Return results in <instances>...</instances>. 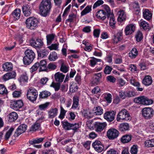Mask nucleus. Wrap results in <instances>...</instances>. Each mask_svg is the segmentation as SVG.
<instances>
[{
  "label": "nucleus",
  "instance_id": "43",
  "mask_svg": "<svg viewBox=\"0 0 154 154\" xmlns=\"http://www.w3.org/2000/svg\"><path fill=\"white\" fill-rule=\"evenodd\" d=\"M145 146L148 147L154 146V139L147 140L145 142Z\"/></svg>",
  "mask_w": 154,
  "mask_h": 154
},
{
  "label": "nucleus",
  "instance_id": "42",
  "mask_svg": "<svg viewBox=\"0 0 154 154\" xmlns=\"http://www.w3.org/2000/svg\"><path fill=\"white\" fill-rule=\"evenodd\" d=\"M14 130V128L12 127L6 132L4 136V139L5 140H8Z\"/></svg>",
  "mask_w": 154,
  "mask_h": 154
},
{
  "label": "nucleus",
  "instance_id": "7",
  "mask_svg": "<svg viewBox=\"0 0 154 154\" xmlns=\"http://www.w3.org/2000/svg\"><path fill=\"white\" fill-rule=\"evenodd\" d=\"M142 116L145 119H149L151 118L154 115V111L150 107H145L141 111Z\"/></svg>",
  "mask_w": 154,
  "mask_h": 154
},
{
  "label": "nucleus",
  "instance_id": "51",
  "mask_svg": "<svg viewBox=\"0 0 154 154\" xmlns=\"http://www.w3.org/2000/svg\"><path fill=\"white\" fill-rule=\"evenodd\" d=\"M50 87L54 88L55 91H57L60 88V85L59 83L52 82L50 85Z\"/></svg>",
  "mask_w": 154,
  "mask_h": 154
},
{
  "label": "nucleus",
  "instance_id": "26",
  "mask_svg": "<svg viewBox=\"0 0 154 154\" xmlns=\"http://www.w3.org/2000/svg\"><path fill=\"white\" fill-rule=\"evenodd\" d=\"M142 82L144 85L147 86L150 85L152 84V80L151 77L149 75H146L143 79Z\"/></svg>",
  "mask_w": 154,
  "mask_h": 154
},
{
  "label": "nucleus",
  "instance_id": "37",
  "mask_svg": "<svg viewBox=\"0 0 154 154\" xmlns=\"http://www.w3.org/2000/svg\"><path fill=\"white\" fill-rule=\"evenodd\" d=\"M138 54L137 50L135 48H133L129 53L128 56L131 58H135Z\"/></svg>",
  "mask_w": 154,
  "mask_h": 154
},
{
  "label": "nucleus",
  "instance_id": "1",
  "mask_svg": "<svg viewBox=\"0 0 154 154\" xmlns=\"http://www.w3.org/2000/svg\"><path fill=\"white\" fill-rule=\"evenodd\" d=\"M51 0H42L39 5V10L41 15L46 17L50 13L52 5Z\"/></svg>",
  "mask_w": 154,
  "mask_h": 154
},
{
  "label": "nucleus",
  "instance_id": "30",
  "mask_svg": "<svg viewBox=\"0 0 154 154\" xmlns=\"http://www.w3.org/2000/svg\"><path fill=\"white\" fill-rule=\"evenodd\" d=\"M38 56V57H45L49 54V51L48 50L42 49L39 50H37Z\"/></svg>",
  "mask_w": 154,
  "mask_h": 154
},
{
  "label": "nucleus",
  "instance_id": "22",
  "mask_svg": "<svg viewBox=\"0 0 154 154\" xmlns=\"http://www.w3.org/2000/svg\"><path fill=\"white\" fill-rule=\"evenodd\" d=\"M65 77V75L60 72L56 73L54 75V79L56 81L62 82Z\"/></svg>",
  "mask_w": 154,
  "mask_h": 154
},
{
  "label": "nucleus",
  "instance_id": "9",
  "mask_svg": "<svg viewBox=\"0 0 154 154\" xmlns=\"http://www.w3.org/2000/svg\"><path fill=\"white\" fill-rule=\"evenodd\" d=\"M30 42L31 45L35 49L41 48L44 45L43 41L40 38H37L36 40L32 39Z\"/></svg>",
  "mask_w": 154,
  "mask_h": 154
},
{
  "label": "nucleus",
  "instance_id": "33",
  "mask_svg": "<svg viewBox=\"0 0 154 154\" xmlns=\"http://www.w3.org/2000/svg\"><path fill=\"white\" fill-rule=\"evenodd\" d=\"M3 68L4 71H11L13 69V65L11 63L7 62L3 65Z\"/></svg>",
  "mask_w": 154,
  "mask_h": 154
},
{
  "label": "nucleus",
  "instance_id": "45",
  "mask_svg": "<svg viewBox=\"0 0 154 154\" xmlns=\"http://www.w3.org/2000/svg\"><path fill=\"white\" fill-rule=\"evenodd\" d=\"M83 116L86 118H90L92 116V114L89 110H84L82 112Z\"/></svg>",
  "mask_w": 154,
  "mask_h": 154
},
{
  "label": "nucleus",
  "instance_id": "27",
  "mask_svg": "<svg viewBox=\"0 0 154 154\" xmlns=\"http://www.w3.org/2000/svg\"><path fill=\"white\" fill-rule=\"evenodd\" d=\"M18 118V116L15 112H11L8 116V121L10 122L14 121L17 119Z\"/></svg>",
  "mask_w": 154,
  "mask_h": 154
},
{
  "label": "nucleus",
  "instance_id": "57",
  "mask_svg": "<svg viewBox=\"0 0 154 154\" xmlns=\"http://www.w3.org/2000/svg\"><path fill=\"white\" fill-rule=\"evenodd\" d=\"M103 7L105 12L106 11V14H107V17L109 16V14H113L111 13V11L109 8L108 6L106 5H103Z\"/></svg>",
  "mask_w": 154,
  "mask_h": 154
},
{
  "label": "nucleus",
  "instance_id": "52",
  "mask_svg": "<svg viewBox=\"0 0 154 154\" xmlns=\"http://www.w3.org/2000/svg\"><path fill=\"white\" fill-rule=\"evenodd\" d=\"M28 78L26 74L23 75L20 78L19 81L20 83L25 82H27Z\"/></svg>",
  "mask_w": 154,
  "mask_h": 154
},
{
  "label": "nucleus",
  "instance_id": "62",
  "mask_svg": "<svg viewBox=\"0 0 154 154\" xmlns=\"http://www.w3.org/2000/svg\"><path fill=\"white\" fill-rule=\"evenodd\" d=\"M48 48L51 50H57L58 48V44L56 43L52 44L51 45L48 46Z\"/></svg>",
  "mask_w": 154,
  "mask_h": 154
},
{
  "label": "nucleus",
  "instance_id": "61",
  "mask_svg": "<svg viewBox=\"0 0 154 154\" xmlns=\"http://www.w3.org/2000/svg\"><path fill=\"white\" fill-rule=\"evenodd\" d=\"M103 1L102 0H98L94 5L93 6V8L94 9L102 5L103 3Z\"/></svg>",
  "mask_w": 154,
  "mask_h": 154
},
{
  "label": "nucleus",
  "instance_id": "35",
  "mask_svg": "<svg viewBox=\"0 0 154 154\" xmlns=\"http://www.w3.org/2000/svg\"><path fill=\"white\" fill-rule=\"evenodd\" d=\"M44 139L45 138L43 137L39 138H36L29 140V143L31 145H33L35 144H38L42 142Z\"/></svg>",
  "mask_w": 154,
  "mask_h": 154
},
{
  "label": "nucleus",
  "instance_id": "8",
  "mask_svg": "<svg viewBox=\"0 0 154 154\" xmlns=\"http://www.w3.org/2000/svg\"><path fill=\"white\" fill-rule=\"evenodd\" d=\"M119 131L114 128L109 129L107 133V137L110 140H113L117 138L119 136Z\"/></svg>",
  "mask_w": 154,
  "mask_h": 154
},
{
  "label": "nucleus",
  "instance_id": "24",
  "mask_svg": "<svg viewBox=\"0 0 154 154\" xmlns=\"http://www.w3.org/2000/svg\"><path fill=\"white\" fill-rule=\"evenodd\" d=\"M118 14L119 15L118 18V21L121 22L125 20L126 16L124 10H120L118 11Z\"/></svg>",
  "mask_w": 154,
  "mask_h": 154
},
{
  "label": "nucleus",
  "instance_id": "34",
  "mask_svg": "<svg viewBox=\"0 0 154 154\" xmlns=\"http://www.w3.org/2000/svg\"><path fill=\"white\" fill-rule=\"evenodd\" d=\"M51 94V93L48 91H43L40 92L39 97L40 98L45 99L49 96Z\"/></svg>",
  "mask_w": 154,
  "mask_h": 154
},
{
  "label": "nucleus",
  "instance_id": "3",
  "mask_svg": "<svg viewBox=\"0 0 154 154\" xmlns=\"http://www.w3.org/2000/svg\"><path fill=\"white\" fill-rule=\"evenodd\" d=\"M26 27L31 29H35L38 26V21L34 17H30L26 21Z\"/></svg>",
  "mask_w": 154,
  "mask_h": 154
},
{
  "label": "nucleus",
  "instance_id": "39",
  "mask_svg": "<svg viewBox=\"0 0 154 154\" xmlns=\"http://www.w3.org/2000/svg\"><path fill=\"white\" fill-rule=\"evenodd\" d=\"M62 126L65 130H71L72 123H69L67 121L62 122Z\"/></svg>",
  "mask_w": 154,
  "mask_h": 154
},
{
  "label": "nucleus",
  "instance_id": "21",
  "mask_svg": "<svg viewBox=\"0 0 154 154\" xmlns=\"http://www.w3.org/2000/svg\"><path fill=\"white\" fill-rule=\"evenodd\" d=\"M58 113V109L57 108L51 109L48 111V117L52 119L56 116Z\"/></svg>",
  "mask_w": 154,
  "mask_h": 154
},
{
  "label": "nucleus",
  "instance_id": "28",
  "mask_svg": "<svg viewBox=\"0 0 154 154\" xmlns=\"http://www.w3.org/2000/svg\"><path fill=\"white\" fill-rule=\"evenodd\" d=\"M143 14L144 18L147 20H149L152 18V14L148 9H145L143 11Z\"/></svg>",
  "mask_w": 154,
  "mask_h": 154
},
{
  "label": "nucleus",
  "instance_id": "47",
  "mask_svg": "<svg viewBox=\"0 0 154 154\" xmlns=\"http://www.w3.org/2000/svg\"><path fill=\"white\" fill-rule=\"evenodd\" d=\"M39 66V63L37 62L31 67L30 69V72L31 73H33L37 70Z\"/></svg>",
  "mask_w": 154,
  "mask_h": 154
},
{
  "label": "nucleus",
  "instance_id": "10",
  "mask_svg": "<svg viewBox=\"0 0 154 154\" xmlns=\"http://www.w3.org/2000/svg\"><path fill=\"white\" fill-rule=\"evenodd\" d=\"M27 126L25 124H22L19 126L16 130L13 136L15 137H18L20 135L25 131Z\"/></svg>",
  "mask_w": 154,
  "mask_h": 154
},
{
  "label": "nucleus",
  "instance_id": "59",
  "mask_svg": "<svg viewBox=\"0 0 154 154\" xmlns=\"http://www.w3.org/2000/svg\"><path fill=\"white\" fill-rule=\"evenodd\" d=\"M133 85L137 87L136 88V90L138 91H141L143 90V88L140 87V84L139 82H138L135 81Z\"/></svg>",
  "mask_w": 154,
  "mask_h": 154
},
{
  "label": "nucleus",
  "instance_id": "48",
  "mask_svg": "<svg viewBox=\"0 0 154 154\" xmlns=\"http://www.w3.org/2000/svg\"><path fill=\"white\" fill-rule=\"evenodd\" d=\"M95 109L94 113L96 115H100L103 113V109L100 106L96 107L95 108Z\"/></svg>",
  "mask_w": 154,
  "mask_h": 154
},
{
  "label": "nucleus",
  "instance_id": "50",
  "mask_svg": "<svg viewBox=\"0 0 154 154\" xmlns=\"http://www.w3.org/2000/svg\"><path fill=\"white\" fill-rule=\"evenodd\" d=\"M40 127V124L39 123H35L30 128V131H35L38 130L39 129Z\"/></svg>",
  "mask_w": 154,
  "mask_h": 154
},
{
  "label": "nucleus",
  "instance_id": "29",
  "mask_svg": "<svg viewBox=\"0 0 154 154\" xmlns=\"http://www.w3.org/2000/svg\"><path fill=\"white\" fill-rule=\"evenodd\" d=\"M79 97L77 96L73 97V103L71 108L74 109H77L79 105Z\"/></svg>",
  "mask_w": 154,
  "mask_h": 154
},
{
  "label": "nucleus",
  "instance_id": "56",
  "mask_svg": "<svg viewBox=\"0 0 154 154\" xmlns=\"http://www.w3.org/2000/svg\"><path fill=\"white\" fill-rule=\"evenodd\" d=\"M104 98L108 103H110L112 101V96L111 94L109 93L105 95Z\"/></svg>",
  "mask_w": 154,
  "mask_h": 154
},
{
  "label": "nucleus",
  "instance_id": "15",
  "mask_svg": "<svg viewBox=\"0 0 154 154\" xmlns=\"http://www.w3.org/2000/svg\"><path fill=\"white\" fill-rule=\"evenodd\" d=\"M22 11L26 17L30 16L32 13V8L31 5L25 4L22 7Z\"/></svg>",
  "mask_w": 154,
  "mask_h": 154
},
{
  "label": "nucleus",
  "instance_id": "20",
  "mask_svg": "<svg viewBox=\"0 0 154 154\" xmlns=\"http://www.w3.org/2000/svg\"><path fill=\"white\" fill-rule=\"evenodd\" d=\"M21 10L19 9H16L11 13V16H13L14 20H18L20 16Z\"/></svg>",
  "mask_w": 154,
  "mask_h": 154
},
{
  "label": "nucleus",
  "instance_id": "32",
  "mask_svg": "<svg viewBox=\"0 0 154 154\" xmlns=\"http://www.w3.org/2000/svg\"><path fill=\"white\" fill-rule=\"evenodd\" d=\"M106 13L103 10H100L97 13V17L99 19L104 20L106 18Z\"/></svg>",
  "mask_w": 154,
  "mask_h": 154
},
{
  "label": "nucleus",
  "instance_id": "31",
  "mask_svg": "<svg viewBox=\"0 0 154 154\" xmlns=\"http://www.w3.org/2000/svg\"><path fill=\"white\" fill-rule=\"evenodd\" d=\"M132 136L130 134L123 135L121 139V141L123 143H126L130 142L132 138Z\"/></svg>",
  "mask_w": 154,
  "mask_h": 154
},
{
  "label": "nucleus",
  "instance_id": "58",
  "mask_svg": "<svg viewBox=\"0 0 154 154\" xmlns=\"http://www.w3.org/2000/svg\"><path fill=\"white\" fill-rule=\"evenodd\" d=\"M131 154H137V146L135 145H134L131 148L130 151Z\"/></svg>",
  "mask_w": 154,
  "mask_h": 154
},
{
  "label": "nucleus",
  "instance_id": "2",
  "mask_svg": "<svg viewBox=\"0 0 154 154\" xmlns=\"http://www.w3.org/2000/svg\"><path fill=\"white\" fill-rule=\"evenodd\" d=\"M25 56L23 58V61L24 65H29L35 57V54L33 51L27 49L25 52Z\"/></svg>",
  "mask_w": 154,
  "mask_h": 154
},
{
  "label": "nucleus",
  "instance_id": "41",
  "mask_svg": "<svg viewBox=\"0 0 154 154\" xmlns=\"http://www.w3.org/2000/svg\"><path fill=\"white\" fill-rule=\"evenodd\" d=\"M58 58L57 53L55 51L51 52L49 56L48 59L50 61H55Z\"/></svg>",
  "mask_w": 154,
  "mask_h": 154
},
{
  "label": "nucleus",
  "instance_id": "38",
  "mask_svg": "<svg viewBox=\"0 0 154 154\" xmlns=\"http://www.w3.org/2000/svg\"><path fill=\"white\" fill-rule=\"evenodd\" d=\"M140 26L145 30H149L150 29L149 25L148 23L145 21L140 22Z\"/></svg>",
  "mask_w": 154,
  "mask_h": 154
},
{
  "label": "nucleus",
  "instance_id": "5",
  "mask_svg": "<svg viewBox=\"0 0 154 154\" xmlns=\"http://www.w3.org/2000/svg\"><path fill=\"white\" fill-rule=\"evenodd\" d=\"M38 95L37 91L34 88L31 87L28 90L27 98L30 101L33 102L36 100Z\"/></svg>",
  "mask_w": 154,
  "mask_h": 154
},
{
  "label": "nucleus",
  "instance_id": "60",
  "mask_svg": "<svg viewBox=\"0 0 154 154\" xmlns=\"http://www.w3.org/2000/svg\"><path fill=\"white\" fill-rule=\"evenodd\" d=\"M7 91L3 85H0V94H6Z\"/></svg>",
  "mask_w": 154,
  "mask_h": 154
},
{
  "label": "nucleus",
  "instance_id": "36",
  "mask_svg": "<svg viewBox=\"0 0 154 154\" xmlns=\"http://www.w3.org/2000/svg\"><path fill=\"white\" fill-rule=\"evenodd\" d=\"M46 62L45 60H41L40 63L39 64V71H42L46 70Z\"/></svg>",
  "mask_w": 154,
  "mask_h": 154
},
{
  "label": "nucleus",
  "instance_id": "55",
  "mask_svg": "<svg viewBox=\"0 0 154 154\" xmlns=\"http://www.w3.org/2000/svg\"><path fill=\"white\" fill-rule=\"evenodd\" d=\"M76 18L75 15L73 13L70 14L69 16V18L66 20V22H73L74 19Z\"/></svg>",
  "mask_w": 154,
  "mask_h": 154
},
{
  "label": "nucleus",
  "instance_id": "19",
  "mask_svg": "<svg viewBox=\"0 0 154 154\" xmlns=\"http://www.w3.org/2000/svg\"><path fill=\"white\" fill-rule=\"evenodd\" d=\"M16 76L15 72L12 71L11 72H8L4 75L3 77V80L6 81L10 79H14Z\"/></svg>",
  "mask_w": 154,
  "mask_h": 154
},
{
  "label": "nucleus",
  "instance_id": "16",
  "mask_svg": "<svg viewBox=\"0 0 154 154\" xmlns=\"http://www.w3.org/2000/svg\"><path fill=\"white\" fill-rule=\"evenodd\" d=\"M102 78V75L100 73H95L93 77L92 83L95 85L100 84Z\"/></svg>",
  "mask_w": 154,
  "mask_h": 154
},
{
  "label": "nucleus",
  "instance_id": "11",
  "mask_svg": "<svg viewBox=\"0 0 154 154\" xmlns=\"http://www.w3.org/2000/svg\"><path fill=\"white\" fill-rule=\"evenodd\" d=\"M92 146L95 150L98 152H101L104 149L103 145L99 140H96L92 144Z\"/></svg>",
  "mask_w": 154,
  "mask_h": 154
},
{
  "label": "nucleus",
  "instance_id": "23",
  "mask_svg": "<svg viewBox=\"0 0 154 154\" xmlns=\"http://www.w3.org/2000/svg\"><path fill=\"white\" fill-rule=\"evenodd\" d=\"M129 125L127 123H122L120 124L118 126V129L121 131H124L129 130Z\"/></svg>",
  "mask_w": 154,
  "mask_h": 154
},
{
  "label": "nucleus",
  "instance_id": "53",
  "mask_svg": "<svg viewBox=\"0 0 154 154\" xmlns=\"http://www.w3.org/2000/svg\"><path fill=\"white\" fill-rule=\"evenodd\" d=\"M81 125L79 123H75L71 124V129L72 130L75 131H77L78 129L80 127Z\"/></svg>",
  "mask_w": 154,
  "mask_h": 154
},
{
  "label": "nucleus",
  "instance_id": "17",
  "mask_svg": "<svg viewBox=\"0 0 154 154\" xmlns=\"http://www.w3.org/2000/svg\"><path fill=\"white\" fill-rule=\"evenodd\" d=\"M123 38L122 34L121 32H118L116 34L113 35L112 40L114 43L117 44L119 41L122 40Z\"/></svg>",
  "mask_w": 154,
  "mask_h": 154
},
{
  "label": "nucleus",
  "instance_id": "25",
  "mask_svg": "<svg viewBox=\"0 0 154 154\" xmlns=\"http://www.w3.org/2000/svg\"><path fill=\"white\" fill-rule=\"evenodd\" d=\"M107 17L108 19L109 18V24L111 27L112 28H114L116 27V21L114 17V14H109Z\"/></svg>",
  "mask_w": 154,
  "mask_h": 154
},
{
  "label": "nucleus",
  "instance_id": "6",
  "mask_svg": "<svg viewBox=\"0 0 154 154\" xmlns=\"http://www.w3.org/2000/svg\"><path fill=\"white\" fill-rule=\"evenodd\" d=\"M134 102L137 103L145 105H148L153 103L152 100L149 99L144 96H141L135 98L134 100Z\"/></svg>",
  "mask_w": 154,
  "mask_h": 154
},
{
  "label": "nucleus",
  "instance_id": "44",
  "mask_svg": "<svg viewBox=\"0 0 154 154\" xmlns=\"http://www.w3.org/2000/svg\"><path fill=\"white\" fill-rule=\"evenodd\" d=\"M91 10V6L88 5L81 12V16H83L86 15L90 12Z\"/></svg>",
  "mask_w": 154,
  "mask_h": 154
},
{
  "label": "nucleus",
  "instance_id": "64",
  "mask_svg": "<svg viewBox=\"0 0 154 154\" xmlns=\"http://www.w3.org/2000/svg\"><path fill=\"white\" fill-rule=\"evenodd\" d=\"M106 79L107 81L112 83H114L116 81V79L114 76L111 75L107 76L106 77Z\"/></svg>",
  "mask_w": 154,
  "mask_h": 154
},
{
  "label": "nucleus",
  "instance_id": "14",
  "mask_svg": "<svg viewBox=\"0 0 154 154\" xmlns=\"http://www.w3.org/2000/svg\"><path fill=\"white\" fill-rule=\"evenodd\" d=\"M23 106V103L21 100L12 101L10 105L11 107L15 110H17Z\"/></svg>",
  "mask_w": 154,
  "mask_h": 154
},
{
  "label": "nucleus",
  "instance_id": "49",
  "mask_svg": "<svg viewBox=\"0 0 154 154\" xmlns=\"http://www.w3.org/2000/svg\"><path fill=\"white\" fill-rule=\"evenodd\" d=\"M135 38L138 42L140 41L143 38V36L142 33L140 31H138L135 35Z\"/></svg>",
  "mask_w": 154,
  "mask_h": 154
},
{
  "label": "nucleus",
  "instance_id": "54",
  "mask_svg": "<svg viewBox=\"0 0 154 154\" xmlns=\"http://www.w3.org/2000/svg\"><path fill=\"white\" fill-rule=\"evenodd\" d=\"M49 105V103H46L44 104H41L38 106L39 109L41 110H45L47 109Z\"/></svg>",
  "mask_w": 154,
  "mask_h": 154
},
{
  "label": "nucleus",
  "instance_id": "40",
  "mask_svg": "<svg viewBox=\"0 0 154 154\" xmlns=\"http://www.w3.org/2000/svg\"><path fill=\"white\" fill-rule=\"evenodd\" d=\"M55 36L54 34H48L46 36L47 43L48 45H50L52 41L54 40Z\"/></svg>",
  "mask_w": 154,
  "mask_h": 154
},
{
  "label": "nucleus",
  "instance_id": "12",
  "mask_svg": "<svg viewBox=\"0 0 154 154\" xmlns=\"http://www.w3.org/2000/svg\"><path fill=\"white\" fill-rule=\"evenodd\" d=\"M116 112L113 111L106 112L104 115V118L110 122L113 121L115 119Z\"/></svg>",
  "mask_w": 154,
  "mask_h": 154
},
{
  "label": "nucleus",
  "instance_id": "63",
  "mask_svg": "<svg viewBox=\"0 0 154 154\" xmlns=\"http://www.w3.org/2000/svg\"><path fill=\"white\" fill-rule=\"evenodd\" d=\"M112 69V68L108 66H107L105 67L104 72L105 74H109L110 73Z\"/></svg>",
  "mask_w": 154,
  "mask_h": 154
},
{
  "label": "nucleus",
  "instance_id": "13",
  "mask_svg": "<svg viewBox=\"0 0 154 154\" xmlns=\"http://www.w3.org/2000/svg\"><path fill=\"white\" fill-rule=\"evenodd\" d=\"M95 130L97 132L102 131L106 127L107 124L106 122H95L94 123Z\"/></svg>",
  "mask_w": 154,
  "mask_h": 154
},
{
  "label": "nucleus",
  "instance_id": "46",
  "mask_svg": "<svg viewBox=\"0 0 154 154\" xmlns=\"http://www.w3.org/2000/svg\"><path fill=\"white\" fill-rule=\"evenodd\" d=\"M90 61L91 66L93 67L97 64V62H102V60L100 59H97L93 57L90 60Z\"/></svg>",
  "mask_w": 154,
  "mask_h": 154
},
{
  "label": "nucleus",
  "instance_id": "18",
  "mask_svg": "<svg viewBox=\"0 0 154 154\" xmlns=\"http://www.w3.org/2000/svg\"><path fill=\"white\" fill-rule=\"evenodd\" d=\"M135 30V26L131 24L127 26L125 29V32L126 35L131 34L134 32Z\"/></svg>",
  "mask_w": 154,
  "mask_h": 154
},
{
  "label": "nucleus",
  "instance_id": "4",
  "mask_svg": "<svg viewBox=\"0 0 154 154\" xmlns=\"http://www.w3.org/2000/svg\"><path fill=\"white\" fill-rule=\"evenodd\" d=\"M131 117L128 111L125 109H123L118 113L117 117L118 121L122 120L127 121L131 120Z\"/></svg>",
  "mask_w": 154,
  "mask_h": 154
}]
</instances>
